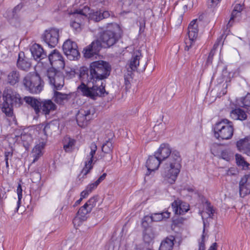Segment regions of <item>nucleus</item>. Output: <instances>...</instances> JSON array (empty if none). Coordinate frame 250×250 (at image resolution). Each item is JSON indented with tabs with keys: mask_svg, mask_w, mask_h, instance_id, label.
Here are the masks:
<instances>
[{
	"mask_svg": "<svg viewBox=\"0 0 250 250\" xmlns=\"http://www.w3.org/2000/svg\"><path fill=\"white\" fill-rule=\"evenodd\" d=\"M111 69L109 63L103 61L93 62L89 67H81L79 76L82 83L78 87L79 92L94 100L104 96V93L107 94L102 81L109 76Z\"/></svg>",
	"mask_w": 250,
	"mask_h": 250,
	"instance_id": "1",
	"label": "nucleus"
},
{
	"mask_svg": "<svg viewBox=\"0 0 250 250\" xmlns=\"http://www.w3.org/2000/svg\"><path fill=\"white\" fill-rule=\"evenodd\" d=\"M154 154L162 161V175L169 183L174 184L181 168L180 152L172 150L168 144H162Z\"/></svg>",
	"mask_w": 250,
	"mask_h": 250,
	"instance_id": "2",
	"label": "nucleus"
},
{
	"mask_svg": "<svg viewBox=\"0 0 250 250\" xmlns=\"http://www.w3.org/2000/svg\"><path fill=\"white\" fill-rule=\"evenodd\" d=\"M89 148L90 150L89 154L86 156L84 162V167L82 170L84 176L86 175L93 168L94 164L100 159H103L104 161H110L112 159V152L113 145L112 142L109 140L104 143L102 147V152L105 155H100L97 157H94L97 150V146L95 143L90 144Z\"/></svg>",
	"mask_w": 250,
	"mask_h": 250,
	"instance_id": "3",
	"label": "nucleus"
},
{
	"mask_svg": "<svg viewBox=\"0 0 250 250\" xmlns=\"http://www.w3.org/2000/svg\"><path fill=\"white\" fill-rule=\"evenodd\" d=\"M3 103L1 110L7 116L12 117L14 106H20L22 103L20 95L11 88L4 90L3 94Z\"/></svg>",
	"mask_w": 250,
	"mask_h": 250,
	"instance_id": "4",
	"label": "nucleus"
},
{
	"mask_svg": "<svg viewBox=\"0 0 250 250\" xmlns=\"http://www.w3.org/2000/svg\"><path fill=\"white\" fill-rule=\"evenodd\" d=\"M107 29L101 34L99 40L102 46L110 47L115 44L121 37V29L117 23H108Z\"/></svg>",
	"mask_w": 250,
	"mask_h": 250,
	"instance_id": "5",
	"label": "nucleus"
},
{
	"mask_svg": "<svg viewBox=\"0 0 250 250\" xmlns=\"http://www.w3.org/2000/svg\"><path fill=\"white\" fill-rule=\"evenodd\" d=\"M232 123L227 119L216 123L214 127V136L218 140H229L233 134Z\"/></svg>",
	"mask_w": 250,
	"mask_h": 250,
	"instance_id": "6",
	"label": "nucleus"
},
{
	"mask_svg": "<svg viewBox=\"0 0 250 250\" xmlns=\"http://www.w3.org/2000/svg\"><path fill=\"white\" fill-rule=\"evenodd\" d=\"M22 83L25 89L32 94L40 93L43 87V82L38 74L27 75L23 78Z\"/></svg>",
	"mask_w": 250,
	"mask_h": 250,
	"instance_id": "7",
	"label": "nucleus"
},
{
	"mask_svg": "<svg viewBox=\"0 0 250 250\" xmlns=\"http://www.w3.org/2000/svg\"><path fill=\"white\" fill-rule=\"evenodd\" d=\"M47 76L50 84L53 86V89L61 90L63 86L64 77L61 72L54 68H50L47 72Z\"/></svg>",
	"mask_w": 250,
	"mask_h": 250,
	"instance_id": "8",
	"label": "nucleus"
},
{
	"mask_svg": "<svg viewBox=\"0 0 250 250\" xmlns=\"http://www.w3.org/2000/svg\"><path fill=\"white\" fill-rule=\"evenodd\" d=\"M88 10V7H84L83 9H76L70 14L72 17L70 25L75 32L78 33L81 31V22L83 19V17L87 16L86 12Z\"/></svg>",
	"mask_w": 250,
	"mask_h": 250,
	"instance_id": "9",
	"label": "nucleus"
},
{
	"mask_svg": "<svg viewBox=\"0 0 250 250\" xmlns=\"http://www.w3.org/2000/svg\"><path fill=\"white\" fill-rule=\"evenodd\" d=\"M197 20H192L189 23L188 27V35L189 37L188 41L186 42L185 50L187 51L193 52L195 49L194 46L195 40L197 38L198 34V24L197 23Z\"/></svg>",
	"mask_w": 250,
	"mask_h": 250,
	"instance_id": "10",
	"label": "nucleus"
},
{
	"mask_svg": "<svg viewBox=\"0 0 250 250\" xmlns=\"http://www.w3.org/2000/svg\"><path fill=\"white\" fill-rule=\"evenodd\" d=\"M94 113L95 109L92 106L81 109L76 116L78 125L83 127L86 126L87 122L92 119Z\"/></svg>",
	"mask_w": 250,
	"mask_h": 250,
	"instance_id": "11",
	"label": "nucleus"
},
{
	"mask_svg": "<svg viewBox=\"0 0 250 250\" xmlns=\"http://www.w3.org/2000/svg\"><path fill=\"white\" fill-rule=\"evenodd\" d=\"M42 39L50 47H55L59 40V29L52 28L46 30L42 35Z\"/></svg>",
	"mask_w": 250,
	"mask_h": 250,
	"instance_id": "12",
	"label": "nucleus"
},
{
	"mask_svg": "<svg viewBox=\"0 0 250 250\" xmlns=\"http://www.w3.org/2000/svg\"><path fill=\"white\" fill-rule=\"evenodd\" d=\"M64 53L70 60L77 59L79 56L77 43L70 39L67 40L63 44Z\"/></svg>",
	"mask_w": 250,
	"mask_h": 250,
	"instance_id": "13",
	"label": "nucleus"
},
{
	"mask_svg": "<svg viewBox=\"0 0 250 250\" xmlns=\"http://www.w3.org/2000/svg\"><path fill=\"white\" fill-rule=\"evenodd\" d=\"M48 58L52 66L51 68L61 69L64 67L65 62L63 57L58 50L55 49L52 51L48 55Z\"/></svg>",
	"mask_w": 250,
	"mask_h": 250,
	"instance_id": "14",
	"label": "nucleus"
},
{
	"mask_svg": "<svg viewBox=\"0 0 250 250\" xmlns=\"http://www.w3.org/2000/svg\"><path fill=\"white\" fill-rule=\"evenodd\" d=\"M102 48V43L99 40H96L83 49V56L86 59L96 58Z\"/></svg>",
	"mask_w": 250,
	"mask_h": 250,
	"instance_id": "15",
	"label": "nucleus"
},
{
	"mask_svg": "<svg viewBox=\"0 0 250 250\" xmlns=\"http://www.w3.org/2000/svg\"><path fill=\"white\" fill-rule=\"evenodd\" d=\"M239 191L241 197L250 194V173L244 175L239 182Z\"/></svg>",
	"mask_w": 250,
	"mask_h": 250,
	"instance_id": "16",
	"label": "nucleus"
},
{
	"mask_svg": "<svg viewBox=\"0 0 250 250\" xmlns=\"http://www.w3.org/2000/svg\"><path fill=\"white\" fill-rule=\"evenodd\" d=\"M91 211V210L88 209V208L84 205L81 207L73 219V223L74 226L76 227L81 226L87 220L88 215Z\"/></svg>",
	"mask_w": 250,
	"mask_h": 250,
	"instance_id": "17",
	"label": "nucleus"
},
{
	"mask_svg": "<svg viewBox=\"0 0 250 250\" xmlns=\"http://www.w3.org/2000/svg\"><path fill=\"white\" fill-rule=\"evenodd\" d=\"M171 207L175 214L177 215L184 214L189 209V206L188 203L179 199L175 200L171 204Z\"/></svg>",
	"mask_w": 250,
	"mask_h": 250,
	"instance_id": "18",
	"label": "nucleus"
},
{
	"mask_svg": "<svg viewBox=\"0 0 250 250\" xmlns=\"http://www.w3.org/2000/svg\"><path fill=\"white\" fill-rule=\"evenodd\" d=\"M30 51L32 56L36 61H40L41 60L46 58L47 55L42 47V46L37 43H34L31 46Z\"/></svg>",
	"mask_w": 250,
	"mask_h": 250,
	"instance_id": "19",
	"label": "nucleus"
},
{
	"mask_svg": "<svg viewBox=\"0 0 250 250\" xmlns=\"http://www.w3.org/2000/svg\"><path fill=\"white\" fill-rule=\"evenodd\" d=\"M161 164H162V161L155 154L153 156H149L146 162V167L148 170L146 175H149L151 171L157 170Z\"/></svg>",
	"mask_w": 250,
	"mask_h": 250,
	"instance_id": "20",
	"label": "nucleus"
},
{
	"mask_svg": "<svg viewBox=\"0 0 250 250\" xmlns=\"http://www.w3.org/2000/svg\"><path fill=\"white\" fill-rule=\"evenodd\" d=\"M17 66L19 69L26 72L28 71L31 67V63L28 58L25 57L23 52L19 53Z\"/></svg>",
	"mask_w": 250,
	"mask_h": 250,
	"instance_id": "21",
	"label": "nucleus"
},
{
	"mask_svg": "<svg viewBox=\"0 0 250 250\" xmlns=\"http://www.w3.org/2000/svg\"><path fill=\"white\" fill-rule=\"evenodd\" d=\"M42 105L41 110L43 114L49 115L51 111H54L57 108V105L51 100H43L41 101Z\"/></svg>",
	"mask_w": 250,
	"mask_h": 250,
	"instance_id": "22",
	"label": "nucleus"
},
{
	"mask_svg": "<svg viewBox=\"0 0 250 250\" xmlns=\"http://www.w3.org/2000/svg\"><path fill=\"white\" fill-rule=\"evenodd\" d=\"M54 94L53 99L55 103L58 104L63 105L67 102L71 98V95L57 91L56 90H54Z\"/></svg>",
	"mask_w": 250,
	"mask_h": 250,
	"instance_id": "23",
	"label": "nucleus"
},
{
	"mask_svg": "<svg viewBox=\"0 0 250 250\" xmlns=\"http://www.w3.org/2000/svg\"><path fill=\"white\" fill-rule=\"evenodd\" d=\"M142 57V53L139 50H136L133 52L132 57L128 62L129 68L131 71L137 70L139 65V61Z\"/></svg>",
	"mask_w": 250,
	"mask_h": 250,
	"instance_id": "24",
	"label": "nucleus"
},
{
	"mask_svg": "<svg viewBox=\"0 0 250 250\" xmlns=\"http://www.w3.org/2000/svg\"><path fill=\"white\" fill-rule=\"evenodd\" d=\"M24 100L34 109L36 114H39L41 112L42 103L40 99L39 100L32 97L26 96L24 98Z\"/></svg>",
	"mask_w": 250,
	"mask_h": 250,
	"instance_id": "25",
	"label": "nucleus"
},
{
	"mask_svg": "<svg viewBox=\"0 0 250 250\" xmlns=\"http://www.w3.org/2000/svg\"><path fill=\"white\" fill-rule=\"evenodd\" d=\"M110 13L108 11L99 10L91 13L89 18L95 22H99L104 19L110 17Z\"/></svg>",
	"mask_w": 250,
	"mask_h": 250,
	"instance_id": "26",
	"label": "nucleus"
},
{
	"mask_svg": "<svg viewBox=\"0 0 250 250\" xmlns=\"http://www.w3.org/2000/svg\"><path fill=\"white\" fill-rule=\"evenodd\" d=\"M20 72L18 70L14 69L8 74L7 82L11 85H15L20 82Z\"/></svg>",
	"mask_w": 250,
	"mask_h": 250,
	"instance_id": "27",
	"label": "nucleus"
},
{
	"mask_svg": "<svg viewBox=\"0 0 250 250\" xmlns=\"http://www.w3.org/2000/svg\"><path fill=\"white\" fill-rule=\"evenodd\" d=\"M46 145L45 142L42 141L37 144L32 151V157L34 158L33 162H36L42 155V150Z\"/></svg>",
	"mask_w": 250,
	"mask_h": 250,
	"instance_id": "28",
	"label": "nucleus"
},
{
	"mask_svg": "<svg viewBox=\"0 0 250 250\" xmlns=\"http://www.w3.org/2000/svg\"><path fill=\"white\" fill-rule=\"evenodd\" d=\"M230 116L233 120L241 121H244L247 118V115L245 112L239 108L231 110L230 112Z\"/></svg>",
	"mask_w": 250,
	"mask_h": 250,
	"instance_id": "29",
	"label": "nucleus"
},
{
	"mask_svg": "<svg viewBox=\"0 0 250 250\" xmlns=\"http://www.w3.org/2000/svg\"><path fill=\"white\" fill-rule=\"evenodd\" d=\"M174 237L170 236L167 237L162 242L159 247V250H172L174 245Z\"/></svg>",
	"mask_w": 250,
	"mask_h": 250,
	"instance_id": "30",
	"label": "nucleus"
},
{
	"mask_svg": "<svg viewBox=\"0 0 250 250\" xmlns=\"http://www.w3.org/2000/svg\"><path fill=\"white\" fill-rule=\"evenodd\" d=\"M15 137L17 138V140L19 138L23 142L24 146L28 145L30 142L32 141V136L30 134L26 133L22 131L20 134L18 132L17 130L15 132Z\"/></svg>",
	"mask_w": 250,
	"mask_h": 250,
	"instance_id": "31",
	"label": "nucleus"
},
{
	"mask_svg": "<svg viewBox=\"0 0 250 250\" xmlns=\"http://www.w3.org/2000/svg\"><path fill=\"white\" fill-rule=\"evenodd\" d=\"M107 174L105 173H103L99 178L94 182L89 184L87 186L85 189L90 193L93 190L95 189L98 185L105 179Z\"/></svg>",
	"mask_w": 250,
	"mask_h": 250,
	"instance_id": "32",
	"label": "nucleus"
},
{
	"mask_svg": "<svg viewBox=\"0 0 250 250\" xmlns=\"http://www.w3.org/2000/svg\"><path fill=\"white\" fill-rule=\"evenodd\" d=\"M170 212L166 211L162 213H153L151 216V220L155 222H158L162 220L163 219L168 218L170 217Z\"/></svg>",
	"mask_w": 250,
	"mask_h": 250,
	"instance_id": "33",
	"label": "nucleus"
},
{
	"mask_svg": "<svg viewBox=\"0 0 250 250\" xmlns=\"http://www.w3.org/2000/svg\"><path fill=\"white\" fill-rule=\"evenodd\" d=\"M76 141L70 138H66L63 141V148L66 152H71L74 149Z\"/></svg>",
	"mask_w": 250,
	"mask_h": 250,
	"instance_id": "34",
	"label": "nucleus"
},
{
	"mask_svg": "<svg viewBox=\"0 0 250 250\" xmlns=\"http://www.w3.org/2000/svg\"><path fill=\"white\" fill-rule=\"evenodd\" d=\"M154 238V234L151 228H146L144 232L143 235L144 241L145 243L149 244Z\"/></svg>",
	"mask_w": 250,
	"mask_h": 250,
	"instance_id": "35",
	"label": "nucleus"
},
{
	"mask_svg": "<svg viewBox=\"0 0 250 250\" xmlns=\"http://www.w3.org/2000/svg\"><path fill=\"white\" fill-rule=\"evenodd\" d=\"M236 164L238 166L242 167L243 169H246L248 168L250 164L246 162L244 158L240 154L235 155Z\"/></svg>",
	"mask_w": 250,
	"mask_h": 250,
	"instance_id": "36",
	"label": "nucleus"
},
{
	"mask_svg": "<svg viewBox=\"0 0 250 250\" xmlns=\"http://www.w3.org/2000/svg\"><path fill=\"white\" fill-rule=\"evenodd\" d=\"M238 104L241 107L249 109L250 107V93L241 98Z\"/></svg>",
	"mask_w": 250,
	"mask_h": 250,
	"instance_id": "37",
	"label": "nucleus"
},
{
	"mask_svg": "<svg viewBox=\"0 0 250 250\" xmlns=\"http://www.w3.org/2000/svg\"><path fill=\"white\" fill-rule=\"evenodd\" d=\"M98 201L97 196H93L90 198L85 204L84 206L88 208V209L92 211L93 208H94L96 205V203Z\"/></svg>",
	"mask_w": 250,
	"mask_h": 250,
	"instance_id": "38",
	"label": "nucleus"
},
{
	"mask_svg": "<svg viewBox=\"0 0 250 250\" xmlns=\"http://www.w3.org/2000/svg\"><path fill=\"white\" fill-rule=\"evenodd\" d=\"M205 223L204 222V228L201 239L198 240V250H205Z\"/></svg>",
	"mask_w": 250,
	"mask_h": 250,
	"instance_id": "39",
	"label": "nucleus"
},
{
	"mask_svg": "<svg viewBox=\"0 0 250 250\" xmlns=\"http://www.w3.org/2000/svg\"><path fill=\"white\" fill-rule=\"evenodd\" d=\"M249 145V143L246 140L241 139L239 141H237L236 146L238 149L240 151H244L245 152H246V149L247 147V145Z\"/></svg>",
	"mask_w": 250,
	"mask_h": 250,
	"instance_id": "40",
	"label": "nucleus"
},
{
	"mask_svg": "<svg viewBox=\"0 0 250 250\" xmlns=\"http://www.w3.org/2000/svg\"><path fill=\"white\" fill-rule=\"evenodd\" d=\"M17 192L18 194V201L17 202V207L16 208V209L17 210H18L21 204V200L22 197V189L21 188V186L20 184H19L18 186L17 187Z\"/></svg>",
	"mask_w": 250,
	"mask_h": 250,
	"instance_id": "41",
	"label": "nucleus"
},
{
	"mask_svg": "<svg viewBox=\"0 0 250 250\" xmlns=\"http://www.w3.org/2000/svg\"><path fill=\"white\" fill-rule=\"evenodd\" d=\"M240 13H238V12H236V10H233L232 11V13H231V17L230 18V19L228 23V27H231L234 21V20L235 19L239 17L240 16Z\"/></svg>",
	"mask_w": 250,
	"mask_h": 250,
	"instance_id": "42",
	"label": "nucleus"
},
{
	"mask_svg": "<svg viewBox=\"0 0 250 250\" xmlns=\"http://www.w3.org/2000/svg\"><path fill=\"white\" fill-rule=\"evenodd\" d=\"M206 209L208 214L209 217H211L214 213V210L213 207L211 206L210 203L208 202H206Z\"/></svg>",
	"mask_w": 250,
	"mask_h": 250,
	"instance_id": "43",
	"label": "nucleus"
},
{
	"mask_svg": "<svg viewBox=\"0 0 250 250\" xmlns=\"http://www.w3.org/2000/svg\"><path fill=\"white\" fill-rule=\"evenodd\" d=\"M238 170L235 167H230L228 169L226 172V176H235L238 174Z\"/></svg>",
	"mask_w": 250,
	"mask_h": 250,
	"instance_id": "44",
	"label": "nucleus"
},
{
	"mask_svg": "<svg viewBox=\"0 0 250 250\" xmlns=\"http://www.w3.org/2000/svg\"><path fill=\"white\" fill-rule=\"evenodd\" d=\"M221 157L224 160L229 161L231 158V156L226 150H224L221 152Z\"/></svg>",
	"mask_w": 250,
	"mask_h": 250,
	"instance_id": "45",
	"label": "nucleus"
},
{
	"mask_svg": "<svg viewBox=\"0 0 250 250\" xmlns=\"http://www.w3.org/2000/svg\"><path fill=\"white\" fill-rule=\"evenodd\" d=\"M222 39H223V35H222L221 36H220L219 38H218L217 39L216 42L214 43V44L213 46V48L211 50H214V52H215V50L217 49V48L218 47L219 45L222 42Z\"/></svg>",
	"mask_w": 250,
	"mask_h": 250,
	"instance_id": "46",
	"label": "nucleus"
},
{
	"mask_svg": "<svg viewBox=\"0 0 250 250\" xmlns=\"http://www.w3.org/2000/svg\"><path fill=\"white\" fill-rule=\"evenodd\" d=\"M222 39H223V35H222L221 36H220L219 38H218L217 39L216 42L214 43V44L213 46V48L211 50H214V52H215V50L217 49V48L218 47L219 45L222 42Z\"/></svg>",
	"mask_w": 250,
	"mask_h": 250,
	"instance_id": "47",
	"label": "nucleus"
},
{
	"mask_svg": "<svg viewBox=\"0 0 250 250\" xmlns=\"http://www.w3.org/2000/svg\"><path fill=\"white\" fill-rule=\"evenodd\" d=\"M222 39H223V35H222L221 36H220L219 38H218L217 39L216 42L214 43V44L213 46V48L211 50H214V52H215V50L217 49V48L218 47L219 45L222 42Z\"/></svg>",
	"mask_w": 250,
	"mask_h": 250,
	"instance_id": "48",
	"label": "nucleus"
},
{
	"mask_svg": "<svg viewBox=\"0 0 250 250\" xmlns=\"http://www.w3.org/2000/svg\"><path fill=\"white\" fill-rule=\"evenodd\" d=\"M215 52H214V50H211L209 55L208 56V58L207 60V64H210L212 63L213 57L214 55L215 54Z\"/></svg>",
	"mask_w": 250,
	"mask_h": 250,
	"instance_id": "49",
	"label": "nucleus"
},
{
	"mask_svg": "<svg viewBox=\"0 0 250 250\" xmlns=\"http://www.w3.org/2000/svg\"><path fill=\"white\" fill-rule=\"evenodd\" d=\"M243 10V5L241 4H236L234 7L233 10H236V12L241 14V11Z\"/></svg>",
	"mask_w": 250,
	"mask_h": 250,
	"instance_id": "50",
	"label": "nucleus"
},
{
	"mask_svg": "<svg viewBox=\"0 0 250 250\" xmlns=\"http://www.w3.org/2000/svg\"><path fill=\"white\" fill-rule=\"evenodd\" d=\"M22 7V5L21 4H19L17 5L16 6L14 7L13 10V16H15V14L19 12Z\"/></svg>",
	"mask_w": 250,
	"mask_h": 250,
	"instance_id": "51",
	"label": "nucleus"
},
{
	"mask_svg": "<svg viewBox=\"0 0 250 250\" xmlns=\"http://www.w3.org/2000/svg\"><path fill=\"white\" fill-rule=\"evenodd\" d=\"M89 194L90 193L86 189H85V190H83L81 193V198L82 199L85 198L88 196Z\"/></svg>",
	"mask_w": 250,
	"mask_h": 250,
	"instance_id": "52",
	"label": "nucleus"
},
{
	"mask_svg": "<svg viewBox=\"0 0 250 250\" xmlns=\"http://www.w3.org/2000/svg\"><path fill=\"white\" fill-rule=\"evenodd\" d=\"M13 156V152L11 151H8L5 152V159H8L9 157H12Z\"/></svg>",
	"mask_w": 250,
	"mask_h": 250,
	"instance_id": "53",
	"label": "nucleus"
},
{
	"mask_svg": "<svg viewBox=\"0 0 250 250\" xmlns=\"http://www.w3.org/2000/svg\"><path fill=\"white\" fill-rule=\"evenodd\" d=\"M75 71L74 70H71L67 74H69V77L70 78H72L75 77Z\"/></svg>",
	"mask_w": 250,
	"mask_h": 250,
	"instance_id": "54",
	"label": "nucleus"
},
{
	"mask_svg": "<svg viewBox=\"0 0 250 250\" xmlns=\"http://www.w3.org/2000/svg\"><path fill=\"white\" fill-rule=\"evenodd\" d=\"M208 250H217V243H213Z\"/></svg>",
	"mask_w": 250,
	"mask_h": 250,
	"instance_id": "55",
	"label": "nucleus"
},
{
	"mask_svg": "<svg viewBox=\"0 0 250 250\" xmlns=\"http://www.w3.org/2000/svg\"><path fill=\"white\" fill-rule=\"evenodd\" d=\"M245 153L248 155L250 156V143H249V145H247Z\"/></svg>",
	"mask_w": 250,
	"mask_h": 250,
	"instance_id": "56",
	"label": "nucleus"
},
{
	"mask_svg": "<svg viewBox=\"0 0 250 250\" xmlns=\"http://www.w3.org/2000/svg\"><path fill=\"white\" fill-rule=\"evenodd\" d=\"M82 200H83V199L80 198L79 200H78L77 201H76V202L74 204L73 206L76 207V206H78V205H79L81 203V202Z\"/></svg>",
	"mask_w": 250,
	"mask_h": 250,
	"instance_id": "57",
	"label": "nucleus"
},
{
	"mask_svg": "<svg viewBox=\"0 0 250 250\" xmlns=\"http://www.w3.org/2000/svg\"><path fill=\"white\" fill-rule=\"evenodd\" d=\"M187 190L189 192H194L195 191V189L193 187H188L187 188Z\"/></svg>",
	"mask_w": 250,
	"mask_h": 250,
	"instance_id": "58",
	"label": "nucleus"
},
{
	"mask_svg": "<svg viewBox=\"0 0 250 250\" xmlns=\"http://www.w3.org/2000/svg\"><path fill=\"white\" fill-rule=\"evenodd\" d=\"M50 128V126L49 125H46L44 126V128H43V132L44 133L45 135H46V130L49 129Z\"/></svg>",
	"mask_w": 250,
	"mask_h": 250,
	"instance_id": "59",
	"label": "nucleus"
},
{
	"mask_svg": "<svg viewBox=\"0 0 250 250\" xmlns=\"http://www.w3.org/2000/svg\"><path fill=\"white\" fill-rule=\"evenodd\" d=\"M125 82L126 86L129 85V82L127 80V77L125 75Z\"/></svg>",
	"mask_w": 250,
	"mask_h": 250,
	"instance_id": "60",
	"label": "nucleus"
},
{
	"mask_svg": "<svg viewBox=\"0 0 250 250\" xmlns=\"http://www.w3.org/2000/svg\"><path fill=\"white\" fill-rule=\"evenodd\" d=\"M219 1L220 0H211V3L213 5H216Z\"/></svg>",
	"mask_w": 250,
	"mask_h": 250,
	"instance_id": "61",
	"label": "nucleus"
},
{
	"mask_svg": "<svg viewBox=\"0 0 250 250\" xmlns=\"http://www.w3.org/2000/svg\"><path fill=\"white\" fill-rule=\"evenodd\" d=\"M8 159H5V164H6V167L7 168H8L9 167V164H8Z\"/></svg>",
	"mask_w": 250,
	"mask_h": 250,
	"instance_id": "62",
	"label": "nucleus"
},
{
	"mask_svg": "<svg viewBox=\"0 0 250 250\" xmlns=\"http://www.w3.org/2000/svg\"><path fill=\"white\" fill-rule=\"evenodd\" d=\"M187 8H188L187 5H185L184 6V10H185L187 9Z\"/></svg>",
	"mask_w": 250,
	"mask_h": 250,
	"instance_id": "63",
	"label": "nucleus"
},
{
	"mask_svg": "<svg viewBox=\"0 0 250 250\" xmlns=\"http://www.w3.org/2000/svg\"><path fill=\"white\" fill-rule=\"evenodd\" d=\"M146 250H151V249H147Z\"/></svg>",
	"mask_w": 250,
	"mask_h": 250,
	"instance_id": "64",
	"label": "nucleus"
}]
</instances>
